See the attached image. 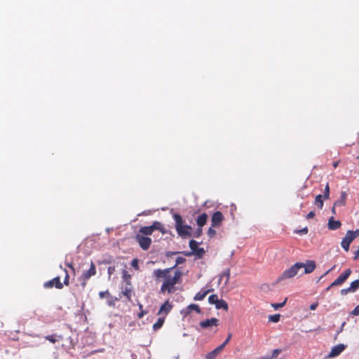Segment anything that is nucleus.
Listing matches in <instances>:
<instances>
[{
	"mask_svg": "<svg viewBox=\"0 0 359 359\" xmlns=\"http://www.w3.org/2000/svg\"><path fill=\"white\" fill-rule=\"evenodd\" d=\"M172 268L165 269H156L154 271V275L156 280L164 278L163 283L161 287V292H168L172 293L174 292V286L180 281L182 277L180 271H175L174 276H171Z\"/></svg>",
	"mask_w": 359,
	"mask_h": 359,
	"instance_id": "1",
	"label": "nucleus"
},
{
	"mask_svg": "<svg viewBox=\"0 0 359 359\" xmlns=\"http://www.w3.org/2000/svg\"><path fill=\"white\" fill-rule=\"evenodd\" d=\"M173 219L175 222V226L176 231L180 237L182 238H187L192 236V227L190 225L185 224L184 221L183 220L182 216L180 214H174Z\"/></svg>",
	"mask_w": 359,
	"mask_h": 359,
	"instance_id": "2",
	"label": "nucleus"
},
{
	"mask_svg": "<svg viewBox=\"0 0 359 359\" xmlns=\"http://www.w3.org/2000/svg\"><path fill=\"white\" fill-rule=\"evenodd\" d=\"M303 269V265L302 262H297L294 265H292L289 269H286L283 272V273L278 278L277 282H280L281 280L285 279H290L294 277L298 274L300 269Z\"/></svg>",
	"mask_w": 359,
	"mask_h": 359,
	"instance_id": "3",
	"label": "nucleus"
},
{
	"mask_svg": "<svg viewBox=\"0 0 359 359\" xmlns=\"http://www.w3.org/2000/svg\"><path fill=\"white\" fill-rule=\"evenodd\" d=\"M358 236H359V229H356L355 231L348 230L345 237L341 241V245L342 248L346 252H348L349 250L350 244Z\"/></svg>",
	"mask_w": 359,
	"mask_h": 359,
	"instance_id": "4",
	"label": "nucleus"
},
{
	"mask_svg": "<svg viewBox=\"0 0 359 359\" xmlns=\"http://www.w3.org/2000/svg\"><path fill=\"white\" fill-rule=\"evenodd\" d=\"M95 274H96V268H95V266L93 264V262H91L90 269L88 271H84L80 278V279L81 280V285L82 289H84L86 287V284H87V280L90 277L95 276Z\"/></svg>",
	"mask_w": 359,
	"mask_h": 359,
	"instance_id": "5",
	"label": "nucleus"
},
{
	"mask_svg": "<svg viewBox=\"0 0 359 359\" xmlns=\"http://www.w3.org/2000/svg\"><path fill=\"white\" fill-rule=\"evenodd\" d=\"M135 240L138 243L140 248L144 250H148L151 244V239L150 238L140 233H137L135 236Z\"/></svg>",
	"mask_w": 359,
	"mask_h": 359,
	"instance_id": "6",
	"label": "nucleus"
},
{
	"mask_svg": "<svg viewBox=\"0 0 359 359\" xmlns=\"http://www.w3.org/2000/svg\"><path fill=\"white\" fill-rule=\"evenodd\" d=\"M351 272L352 271L351 269H346L343 273L340 274L338 278L331 283V286L342 285L351 274Z\"/></svg>",
	"mask_w": 359,
	"mask_h": 359,
	"instance_id": "7",
	"label": "nucleus"
},
{
	"mask_svg": "<svg viewBox=\"0 0 359 359\" xmlns=\"http://www.w3.org/2000/svg\"><path fill=\"white\" fill-rule=\"evenodd\" d=\"M224 219L223 214L220 211L215 212L211 217V223L212 227H219Z\"/></svg>",
	"mask_w": 359,
	"mask_h": 359,
	"instance_id": "8",
	"label": "nucleus"
},
{
	"mask_svg": "<svg viewBox=\"0 0 359 359\" xmlns=\"http://www.w3.org/2000/svg\"><path fill=\"white\" fill-rule=\"evenodd\" d=\"M189 248L192 250L193 253L199 257H202V256L205 253V250L203 248H198V243L195 240H191L189 243Z\"/></svg>",
	"mask_w": 359,
	"mask_h": 359,
	"instance_id": "9",
	"label": "nucleus"
},
{
	"mask_svg": "<svg viewBox=\"0 0 359 359\" xmlns=\"http://www.w3.org/2000/svg\"><path fill=\"white\" fill-rule=\"evenodd\" d=\"M43 286L45 288H51L55 286L57 289H62L63 284L60 282V277L57 276L44 283Z\"/></svg>",
	"mask_w": 359,
	"mask_h": 359,
	"instance_id": "10",
	"label": "nucleus"
},
{
	"mask_svg": "<svg viewBox=\"0 0 359 359\" xmlns=\"http://www.w3.org/2000/svg\"><path fill=\"white\" fill-rule=\"evenodd\" d=\"M199 324L200 326L203 329L209 328L212 326L217 327L219 324V320L216 318H212L210 319H206L205 320L201 321Z\"/></svg>",
	"mask_w": 359,
	"mask_h": 359,
	"instance_id": "11",
	"label": "nucleus"
},
{
	"mask_svg": "<svg viewBox=\"0 0 359 359\" xmlns=\"http://www.w3.org/2000/svg\"><path fill=\"white\" fill-rule=\"evenodd\" d=\"M346 346L343 344H339L337 346H334L331 349L328 358H334L338 356L344 349Z\"/></svg>",
	"mask_w": 359,
	"mask_h": 359,
	"instance_id": "12",
	"label": "nucleus"
},
{
	"mask_svg": "<svg viewBox=\"0 0 359 359\" xmlns=\"http://www.w3.org/2000/svg\"><path fill=\"white\" fill-rule=\"evenodd\" d=\"M303 268L304 269V273H312L316 267V262L313 260L306 261V264L302 263Z\"/></svg>",
	"mask_w": 359,
	"mask_h": 359,
	"instance_id": "13",
	"label": "nucleus"
},
{
	"mask_svg": "<svg viewBox=\"0 0 359 359\" xmlns=\"http://www.w3.org/2000/svg\"><path fill=\"white\" fill-rule=\"evenodd\" d=\"M172 308V304H170L168 300H167L161 305V306L158 312V315L163 314V315L166 316L171 311Z\"/></svg>",
	"mask_w": 359,
	"mask_h": 359,
	"instance_id": "14",
	"label": "nucleus"
},
{
	"mask_svg": "<svg viewBox=\"0 0 359 359\" xmlns=\"http://www.w3.org/2000/svg\"><path fill=\"white\" fill-rule=\"evenodd\" d=\"M341 222L339 220H334L333 217H332L329 219L328 223H327V226H328L329 229L337 230V229H339L341 227Z\"/></svg>",
	"mask_w": 359,
	"mask_h": 359,
	"instance_id": "15",
	"label": "nucleus"
},
{
	"mask_svg": "<svg viewBox=\"0 0 359 359\" xmlns=\"http://www.w3.org/2000/svg\"><path fill=\"white\" fill-rule=\"evenodd\" d=\"M224 346L221 344L216 348H215L213 351L208 353L205 355L206 359H214L223 349Z\"/></svg>",
	"mask_w": 359,
	"mask_h": 359,
	"instance_id": "16",
	"label": "nucleus"
},
{
	"mask_svg": "<svg viewBox=\"0 0 359 359\" xmlns=\"http://www.w3.org/2000/svg\"><path fill=\"white\" fill-rule=\"evenodd\" d=\"M347 194L344 191L340 193V198L334 202V206H344L346 203Z\"/></svg>",
	"mask_w": 359,
	"mask_h": 359,
	"instance_id": "17",
	"label": "nucleus"
},
{
	"mask_svg": "<svg viewBox=\"0 0 359 359\" xmlns=\"http://www.w3.org/2000/svg\"><path fill=\"white\" fill-rule=\"evenodd\" d=\"M212 291H213V289H208L204 291L201 290L196 294V295L194 297V299L195 301H201L206 297V295L208 294H209L210 292H211Z\"/></svg>",
	"mask_w": 359,
	"mask_h": 359,
	"instance_id": "18",
	"label": "nucleus"
},
{
	"mask_svg": "<svg viewBox=\"0 0 359 359\" xmlns=\"http://www.w3.org/2000/svg\"><path fill=\"white\" fill-rule=\"evenodd\" d=\"M208 215L206 213H202L196 219V224L198 227H203L207 222Z\"/></svg>",
	"mask_w": 359,
	"mask_h": 359,
	"instance_id": "19",
	"label": "nucleus"
},
{
	"mask_svg": "<svg viewBox=\"0 0 359 359\" xmlns=\"http://www.w3.org/2000/svg\"><path fill=\"white\" fill-rule=\"evenodd\" d=\"M151 226H152V228L154 229V231L155 230H158L160 232H161L163 234H165V233H167V231L165 230V228L164 227V226L160 222L155 221V222H153Z\"/></svg>",
	"mask_w": 359,
	"mask_h": 359,
	"instance_id": "20",
	"label": "nucleus"
},
{
	"mask_svg": "<svg viewBox=\"0 0 359 359\" xmlns=\"http://www.w3.org/2000/svg\"><path fill=\"white\" fill-rule=\"evenodd\" d=\"M154 229L152 228V226H142L140 230L139 233L140 234L143 236H150L153 233Z\"/></svg>",
	"mask_w": 359,
	"mask_h": 359,
	"instance_id": "21",
	"label": "nucleus"
},
{
	"mask_svg": "<svg viewBox=\"0 0 359 359\" xmlns=\"http://www.w3.org/2000/svg\"><path fill=\"white\" fill-rule=\"evenodd\" d=\"M230 274H231V271H230V269H227L226 271H224L219 276V283H220V282L222 281V280L224 278H225V280H224V285H227L229 282V279H230Z\"/></svg>",
	"mask_w": 359,
	"mask_h": 359,
	"instance_id": "22",
	"label": "nucleus"
},
{
	"mask_svg": "<svg viewBox=\"0 0 359 359\" xmlns=\"http://www.w3.org/2000/svg\"><path fill=\"white\" fill-rule=\"evenodd\" d=\"M45 339L46 340L49 341L50 342H51L53 344H55L56 341H58L60 340H62L63 339V336L57 335L56 334H51V335L46 336Z\"/></svg>",
	"mask_w": 359,
	"mask_h": 359,
	"instance_id": "23",
	"label": "nucleus"
},
{
	"mask_svg": "<svg viewBox=\"0 0 359 359\" xmlns=\"http://www.w3.org/2000/svg\"><path fill=\"white\" fill-rule=\"evenodd\" d=\"M130 286V285H127L121 292V294L125 296L128 301H131L132 297V289Z\"/></svg>",
	"mask_w": 359,
	"mask_h": 359,
	"instance_id": "24",
	"label": "nucleus"
},
{
	"mask_svg": "<svg viewBox=\"0 0 359 359\" xmlns=\"http://www.w3.org/2000/svg\"><path fill=\"white\" fill-rule=\"evenodd\" d=\"M215 307L217 309H222L225 311H227L229 309L228 304L224 299H218L215 304Z\"/></svg>",
	"mask_w": 359,
	"mask_h": 359,
	"instance_id": "25",
	"label": "nucleus"
},
{
	"mask_svg": "<svg viewBox=\"0 0 359 359\" xmlns=\"http://www.w3.org/2000/svg\"><path fill=\"white\" fill-rule=\"evenodd\" d=\"M323 196L321 194H318L316 196L314 204L319 208L322 209L323 207Z\"/></svg>",
	"mask_w": 359,
	"mask_h": 359,
	"instance_id": "26",
	"label": "nucleus"
},
{
	"mask_svg": "<svg viewBox=\"0 0 359 359\" xmlns=\"http://www.w3.org/2000/svg\"><path fill=\"white\" fill-rule=\"evenodd\" d=\"M187 309L189 313L191 311H195L197 313H201V309L198 304H191L187 306Z\"/></svg>",
	"mask_w": 359,
	"mask_h": 359,
	"instance_id": "27",
	"label": "nucleus"
},
{
	"mask_svg": "<svg viewBox=\"0 0 359 359\" xmlns=\"http://www.w3.org/2000/svg\"><path fill=\"white\" fill-rule=\"evenodd\" d=\"M165 322V318H159L158 320L153 325L154 330H158L160 329Z\"/></svg>",
	"mask_w": 359,
	"mask_h": 359,
	"instance_id": "28",
	"label": "nucleus"
},
{
	"mask_svg": "<svg viewBox=\"0 0 359 359\" xmlns=\"http://www.w3.org/2000/svg\"><path fill=\"white\" fill-rule=\"evenodd\" d=\"M359 288V278L351 282L349 286L351 292H354Z\"/></svg>",
	"mask_w": 359,
	"mask_h": 359,
	"instance_id": "29",
	"label": "nucleus"
},
{
	"mask_svg": "<svg viewBox=\"0 0 359 359\" xmlns=\"http://www.w3.org/2000/svg\"><path fill=\"white\" fill-rule=\"evenodd\" d=\"M130 275L128 273L127 271H123V279L124 280V281L126 283V284L128 285H131V282H130Z\"/></svg>",
	"mask_w": 359,
	"mask_h": 359,
	"instance_id": "30",
	"label": "nucleus"
},
{
	"mask_svg": "<svg viewBox=\"0 0 359 359\" xmlns=\"http://www.w3.org/2000/svg\"><path fill=\"white\" fill-rule=\"evenodd\" d=\"M323 196V198L325 200H327L330 198V186H329V183H327L325 187V189H324V194L323 195H322Z\"/></svg>",
	"mask_w": 359,
	"mask_h": 359,
	"instance_id": "31",
	"label": "nucleus"
},
{
	"mask_svg": "<svg viewBox=\"0 0 359 359\" xmlns=\"http://www.w3.org/2000/svg\"><path fill=\"white\" fill-rule=\"evenodd\" d=\"M218 300V297L217 294H212L208 297V302L210 304H216Z\"/></svg>",
	"mask_w": 359,
	"mask_h": 359,
	"instance_id": "32",
	"label": "nucleus"
},
{
	"mask_svg": "<svg viewBox=\"0 0 359 359\" xmlns=\"http://www.w3.org/2000/svg\"><path fill=\"white\" fill-rule=\"evenodd\" d=\"M286 302H287V298L283 302L272 304L271 306L275 309H278L279 308L283 307L285 305Z\"/></svg>",
	"mask_w": 359,
	"mask_h": 359,
	"instance_id": "33",
	"label": "nucleus"
},
{
	"mask_svg": "<svg viewBox=\"0 0 359 359\" xmlns=\"http://www.w3.org/2000/svg\"><path fill=\"white\" fill-rule=\"evenodd\" d=\"M308 231H309L308 228L307 227H304V228H303L302 229L294 230V233H295L297 234L304 235V234H306L308 233Z\"/></svg>",
	"mask_w": 359,
	"mask_h": 359,
	"instance_id": "34",
	"label": "nucleus"
},
{
	"mask_svg": "<svg viewBox=\"0 0 359 359\" xmlns=\"http://www.w3.org/2000/svg\"><path fill=\"white\" fill-rule=\"evenodd\" d=\"M131 266L137 271L140 269L139 268V260L137 258H135L132 260Z\"/></svg>",
	"mask_w": 359,
	"mask_h": 359,
	"instance_id": "35",
	"label": "nucleus"
},
{
	"mask_svg": "<svg viewBox=\"0 0 359 359\" xmlns=\"http://www.w3.org/2000/svg\"><path fill=\"white\" fill-rule=\"evenodd\" d=\"M280 318V314H275L269 316V320L273 323H277L279 321Z\"/></svg>",
	"mask_w": 359,
	"mask_h": 359,
	"instance_id": "36",
	"label": "nucleus"
},
{
	"mask_svg": "<svg viewBox=\"0 0 359 359\" xmlns=\"http://www.w3.org/2000/svg\"><path fill=\"white\" fill-rule=\"evenodd\" d=\"M281 352L282 350L280 348L274 349L271 355V358H273V359L276 358Z\"/></svg>",
	"mask_w": 359,
	"mask_h": 359,
	"instance_id": "37",
	"label": "nucleus"
},
{
	"mask_svg": "<svg viewBox=\"0 0 359 359\" xmlns=\"http://www.w3.org/2000/svg\"><path fill=\"white\" fill-rule=\"evenodd\" d=\"M214 227L211 226L209 228L208 231V235L209 237L212 238L216 234V231L213 229Z\"/></svg>",
	"mask_w": 359,
	"mask_h": 359,
	"instance_id": "38",
	"label": "nucleus"
},
{
	"mask_svg": "<svg viewBox=\"0 0 359 359\" xmlns=\"http://www.w3.org/2000/svg\"><path fill=\"white\" fill-rule=\"evenodd\" d=\"M99 296L101 299H103L105 297H109V292L108 290L107 291H102V292H99Z\"/></svg>",
	"mask_w": 359,
	"mask_h": 359,
	"instance_id": "39",
	"label": "nucleus"
},
{
	"mask_svg": "<svg viewBox=\"0 0 359 359\" xmlns=\"http://www.w3.org/2000/svg\"><path fill=\"white\" fill-rule=\"evenodd\" d=\"M64 270H65V273H66L65 279H64V285H68L69 283V276L67 270L66 269H64Z\"/></svg>",
	"mask_w": 359,
	"mask_h": 359,
	"instance_id": "40",
	"label": "nucleus"
},
{
	"mask_svg": "<svg viewBox=\"0 0 359 359\" xmlns=\"http://www.w3.org/2000/svg\"><path fill=\"white\" fill-rule=\"evenodd\" d=\"M201 234H202V227H198L196 229L194 236L198 238V237H200L201 236Z\"/></svg>",
	"mask_w": 359,
	"mask_h": 359,
	"instance_id": "41",
	"label": "nucleus"
},
{
	"mask_svg": "<svg viewBox=\"0 0 359 359\" xmlns=\"http://www.w3.org/2000/svg\"><path fill=\"white\" fill-rule=\"evenodd\" d=\"M351 314L353 316L359 315V305L356 306L354 309L351 311Z\"/></svg>",
	"mask_w": 359,
	"mask_h": 359,
	"instance_id": "42",
	"label": "nucleus"
},
{
	"mask_svg": "<svg viewBox=\"0 0 359 359\" xmlns=\"http://www.w3.org/2000/svg\"><path fill=\"white\" fill-rule=\"evenodd\" d=\"M315 212L313 211H311L310 212L308 213V215L306 216V218L307 219H311V218H313L315 217Z\"/></svg>",
	"mask_w": 359,
	"mask_h": 359,
	"instance_id": "43",
	"label": "nucleus"
},
{
	"mask_svg": "<svg viewBox=\"0 0 359 359\" xmlns=\"http://www.w3.org/2000/svg\"><path fill=\"white\" fill-rule=\"evenodd\" d=\"M348 292H351L349 290V287L348 288H344L341 290V294L345 295L347 294Z\"/></svg>",
	"mask_w": 359,
	"mask_h": 359,
	"instance_id": "44",
	"label": "nucleus"
},
{
	"mask_svg": "<svg viewBox=\"0 0 359 359\" xmlns=\"http://www.w3.org/2000/svg\"><path fill=\"white\" fill-rule=\"evenodd\" d=\"M231 337V334H229V336H228V337L226 338V340H225V341L222 344V345L224 347H225V346H226V345L229 343V340H230Z\"/></svg>",
	"mask_w": 359,
	"mask_h": 359,
	"instance_id": "45",
	"label": "nucleus"
},
{
	"mask_svg": "<svg viewBox=\"0 0 359 359\" xmlns=\"http://www.w3.org/2000/svg\"><path fill=\"white\" fill-rule=\"evenodd\" d=\"M318 305V302L313 303L310 305L309 309L313 311L317 308Z\"/></svg>",
	"mask_w": 359,
	"mask_h": 359,
	"instance_id": "46",
	"label": "nucleus"
},
{
	"mask_svg": "<svg viewBox=\"0 0 359 359\" xmlns=\"http://www.w3.org/2000/svg\"><path fill=\"white\" fill-rule=\"evenodd\" d=\"M147 313V311H144V310H142L138 313V318H142L145 314Z\"/></svg>",
	"mask_w": 359,
	"mask_h": 359,
	"instance_id": "47",
	"label": "nucleus"
},
{
	"mask_svg": "<svg viewBox=\"0 0 359 359\" xmlns=\"http://www.w3.org/2000/svg\"><path fill=\"white\" fill-rule=\"evenodd\" d=\"M354 255H355V256H354L353 259L355 260L358 259L359 258V246H358V249L354 252Z\"/></svg>",
	"mask_w": 359,
	"mask_h": 359,
	"instance_id": "48",
	"label": "nucleus"
},
{
	"mask_svg": "<svg viewBox=\"0 0 359 359\" xmlns=\"http://www.w3.org/2000/svg\"><path fill=\"white\" fill-rule=\"evenodd\" d=\"M114 271V268L111 267V266H109V267L108 268V273H109V275H111V274L113 273V271Z\"/></svg>",
	"mask_w": 359,
	"mask_h": 359,
	"instance_id": "49",
	"label": "nucleus"
},
{
	"mask_svg": "<svg viewBox=\"0 0 359 359\" xmlns=\"http://www.w3.org/2000/svg\"><path fill=\"white\" fill-rule=\"evenodd\" d=\"M337 206H334V205H333L332 208V212L333 215H336V208Z\"/></svg>",
	"mask_w": 359,
	"mask_h": 359,
	"instance_id": "50",
	"label": "nucleus"
},
{
	"mask_svg": "<svg viewBox=\"0 0 359 359\" xmlns=\"http://www.w3.org/2000/svg\"><path fill=\"white\" fill-rule=\"evenodd\" d=\"M183 260H184V259H183V258H180V257H179V258H177V264H180V263H182Z\"/></svg>",
	"mask_w": 359,
	"mask_h": 359,
	"instance_id": "51",
	"label": "nucleus"
},
{
	"mask_svg": "<svg viewBox=\"0 0 359 359\" xmlns=\"http://www.w3.org/2000/svg\"><path fill=\"white\" fill-rule=\"evenodd\" d=\"M261 359H273V358H271V355H264Z\"/></svg>",
	"mask_w": 359,
	"mask_h": 359,
	"instance_id": "52",
	"label": "nucleus"
},
{
	"mask_svg": "<svg viewBox=\"0 0 359 359\" xmlns=\"http://www.w3.org/2000/svg\"><path fill=\"white\" fill-rule=\"evenodd\" d=\"M339 162L336 161L333 163V167L336 168L338 166Z\"/></svg>",
	"mask_w": 359,
	"mask_h": 359,
	"instance_id": "53",
	"label": "nucleus"
},
{
	"mask_svg": "<svg viewBox=\"0 0 359 359\" xmlns=\"http://www.w3.org/2000/svg\"><path fill=\"white\" fill-rule=\"evenodd\" d=\"M139 309L140 311L143 310V306L141 304H139Z\"/></svg>",
	"mask_w": 359,
	"mask_h": 359,
	"instance_id": "54",
	"label": "nucleus"
},
{
	"mask_svg": "<svg viewBox=\"0 0 359 359\" xmlns=\"http://www.w3.org/2000/svg\"><path fill=\"white\" fill-rule=\"evenodd\" d=\"M332 287V286H331V285H329V286L326 288V290H330V288H331Z\"/></svg>",
	"mask_w": 359,
	"mask_h": 359,
	"instance_id": "55",
	"label": "nucleus"
},
{
	"mask_svg": "<svg viewBox=\"0 0 359 359\" xmlns=\"http://www.w3.org/2000/svg\"><path fill=\"white\" fill-rule=\"evenodd\" d=\"M67 266H68L69 267H70V268H73V267H72V264H67Z\"/></svg>",
	"mask_w": 359,
	"mask_h": 359,
	"instance_id": "56",
	"label": "nucleus"
},
{
	"mask_svg": "<svg viewBox=\"0 0 359 359\" xmlns=\"http://www.w3.org/2000/svg\"><path fill=\"white\" fill-rule=\"evenodd\" d=\"M330 271H331V269H330L329 271H326L325 274L328 273Z\"/></svg>",
	"mask_w": 359,
	"mask_h": 359,
	"instance_id": "57",
	"label": "nucleus"
}]
</instances>
